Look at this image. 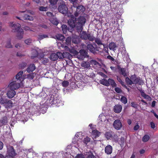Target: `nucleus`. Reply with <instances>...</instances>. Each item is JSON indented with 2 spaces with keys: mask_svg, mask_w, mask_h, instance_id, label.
Segmentation results:
<instances>
[{
  "mask_svg": "<svg viewBox=\"0 0 158 158\" xmlns=\"http://www.w3.org/2000/svg\"><path fill=\"white\" fill-rule=\"evenodd\" d=\"M122 107L120 105H116L114 106V111L116 113H119L121 112Z\"/></svg>",
  "mask_w": 158,
  "mask_h": 158,
  "instance_id": "nucleus-18",
  "label": "nucleus"
},
{
  "mask_svg": "<svg viewBox=\"0 0 158 158\" xmlns=\"http://www.w3.org/2000/svg\"><path fill=\"white\" fill-rule=\"evenodd\" d=\"M95 41L96 43L98 45L103 44L101 40L97 38L95 39Z\"/></svg>",
  "mask_w": 158,
  "mask_h": 158,
  "instance_id": "nucleus-52",
  "label": "nucleus"
},
{
  "mask_svg": "<svg viewBox=\"0 0 158 158\" xmlns=\"http://www.w3.org/2000/svg\"><path fill=\"white\" fill-rule=\"evenodd\" d=\"M60 97L57 94H55L52 97L51 96L49 100L50 103L52 104H56L60 102Z\"/></svg>",
  "mask_w": 158,
  "mask_h": 158,
  "instance_id": "nucleus-6",
  "label": "nucleus"
},
{
  "mask_svg": "<svg viewBox=\"0 0 158 158\" xmlns=\"http://www.w3.org/2000/svg\"><path fill=\"white\" fill-rule=\"evenodd\" d=\"M68 23L71 27H75L76 28V21L74 18L69 20L68 21Z\"/></svg>",
  "mask_w": 158,
  "mask_h": 158,
  "instance_id": "nucleus-15",
  "label": "nucleus"
},
{
  "mask_svg": "<svg viewBox=\"0 0 158 158\" xmlns=\"http://www.w3.org/2000/svg\"><path fill=\"white\" fill-rule=\"evenodd\" d=\"M119 71H120V73L124 76H127V74L128 73V71L126 69L119 68Z\"/></svg>",
  "mask_w": 158,
  "mask_h": 158,
  "instance_id": "nucleus-22",
  "label": "nucleus"
},
{
  "mask_svg": "<svg viewBox=\"0 0 158 158\" xmlns=\"http://www.w3.org/2000/svg\"><path fill=\"white\" fill-rule=\"evenodd\" d=\"M115 90L116 92L118 93H120L122 92L121 90L119 88H116L115 89Z\"/></svg>",
  "mask_w": 158,
  "mask_h": 158,
  "instance_id": "nucleus-60",
  "label": "nucleus"
},
{
  "mask_svg": "<svg viewBox=\"0 0 158 158\" xmlns=\"http://www.w3.org/2000/svg\"><path fill=\"white\" fill-rule=\"evenodd\" d=\"M24 12H27L28 13H29L31 15H34L35 14V12L31 10H26V11H20L19 12V14H20V13L21 12L23 13Z\"/></svg>",
  "mask_w": 158,
  "mask_h": 158,
  "instance_id": "nucleus-47",
  "label": "nucleus"
},
{
  "mask_svg": "<svg viewBox=\"0 0 158 158\" xmlns=\"http://www.w3.org/2000/svg\"><path fill=\"white\" fill-rule=\"evenodd\" d=\"M99 74L100 75H101L102 77H103L105 78H107V76L104 73H102V72H100Z\"/></svg>",
  "mask_w": 158,
  "mask_h": 158,
  "instance_id": "nucleus-62",
  "label": "nucleus"
},
{
  "mask_svg": "<svg viewBox=\"0 0 158 158\" xmlns=\"http://www.w3.org/2000/svg\"><path fill=\"white\" fill-rule=\"evenodd\" d=\"M126 82L129 85H131L133 84V82L130 78V79L128 77H127L126 78Z\"/></svg>",
  "mask_w": 158,
  "mask_h": 158,
  "instance_id": "nucleus-48",
  "label": "nucleus"
},
{
  "mask_svg": "<svg viewBox=\"0 0 158 158\" xmlns=\"http://www.w3.org/2000/svg\"><path fill=\"white\" fill-rule=\"evenodd\" d=\"M4 105L6 108L10 109L14 106V103L11 100H7Z\"/></svg>",
  "mask_w": 158,
  "mask_h": 158,
  "instance_id": "nucleus-14",
  "label": "nucleus"
},
{
  "mask_svg": "<svg viewBox=\"0 0 158 158\" xmlns=\"http://www.w3.org/2000/svg\"><path fill=\"white\" fill-rule=\"evenodd\" d=\"M81 133L80 132L77 133L75 135V137L73 139L72 143L74 145V146L76 148L81 147V141H80L79 139L81 136Z\"/></svg>",
  "mask_w": 158,
  "mask_h": 158,
  "instance_id": "nucleus-4",
  "label": "nucleus"
},
{
  "mask_svg": "<svg viewBox=\"0 0 158 158\" xmlns=\"http://www.w3.org/2000/svg\"><path fill=\"white\" fill-rule=\"evenodd\" d=\"M21 83V82L19 80L13 81L10 83L8 85V88L10 89L14 90L17 89L20 87Z\"/></svg>",
  "mask_w": 158,
  "mask_h": 158,
  "instance_id": "nucleus-5",
  "label": "nucleus"
},
{
  "mask_svg": "<svg viewBox=\"0 0 158 158\" xmlns=\"http://www.w3.org/2000/svg\"><path fill=\"white\" fill-rule=\"evenodd\" d=\"M87 34L85 32L83 31L81 33L80 35L81 38L82 39L86 40L87 38Z\"/></svg>",
  "mask_w": 158,
  "mask_h": 158,
  "instance_id": "nucleus-32",
  "label": "nucleus"
},
{
  "mask_svg": "<svg viewBox=\"0 0 158 158\" xmlns=\"http://www.w3.org/2000/svg\"><path fill=\"white\" fill-rule=\"evenodd\" d=\"M61 45V47L64 48L65 50L75 55H77L78 52L74 49H70L68 47L62 44L61 43H58V45L59 46Z\"/></svg>",
  "mask_w": 158,
  "mask_h": 158,
  "instance_id": "nucleus-8",
  "label": "nucleus"
},
{
  "mask_svg": "<svg viewBox=\"0 0 158 158\" xmlns=\"http://www.w3.org/2000/svg\"><path fill=\"white\" fill-rule=\"evenodd\" d=\"M139 128V126L137 124H136L134 127V130L135 131L137 130Z\"/></svg>",
  "mask_w": 158,
  "mask_h": 158,
  "instance_id": "nucleus-64",
  "label": "nucleus"
},
{
  "mask_svg": "<svg viewBox=\"0 0 158 158\" xmlns=\"http://www.w3.org/2000/svg\"><path fill=\"white\" fill-rule=\"evenodd\" d=\"M23 19L25 20H28L32 21L34 20V18L31 16L27 15H25L23 16Z\"/></svg>",
  "mask_w": 158,
  "mask_h": 158,
  "instance_id": "nucleus-27",
  "label": "nucleus"
},
{
  "mask_svg": "<svg viewBox=\"0 0 158 158\" xmlns=\"http://www.w3.org/2000/svg\"><path fill=\"white\" fill-rule=\"evenodd\" d=\"M35 75V74L34 73H31L28 74L27 75V77H26L28 79L30 80H32Z\"/></svg>",
  "mask_w": 158,
  "mask_h": 158,
  "instance_id": "nucleus-37",
  "label": "nucleus"
},
{
  "mask_svg": "<svg viewBox=\"0 0 158 158\" xmlns=\"http://www.w3.org/2000/svg\"><path fill=\"white\" fill-rule=\"evenodd\" d=\"M48 36L46 34H40L38 36V38L39 40H42L44 38H48Z\"/></svg>",
  "mask_w": 158,
  "mask_h": 158,
  "instance_id": "nucleus-35",
  "label": "nucleus"
},
{
  "mask_svg": "<svg viewBox=\"0 0 158 158\" xmlns=\"http://www.w3.org/2000/svg\"><path fill=\"white\" fill-rule=\"evenodd\" d=\"M85 10V8L82 6H78L77 8L76 12L74 13V15L77 17L78 16L79 14L81 12H83Z\"/></svg>",
  "mask_w": 158,
  "mask_h": 158,
  "instance_id": "nucleus-10",
  "label": "nucleus"
},
{
  "mask_svg": "<svg viewBox=\"0 0 158 158\" xmlns=\"http://www.w3.org/2000/svg\"><path fill=\"white\" fill-rule=\"evenodd\" d=\"M87 39H88L90 41H93L94 40L95 38L93 35H91L90 34H88Z\"/></svg>",
  "mask_w": 158,
  "mask_h": 158,
  "instance_id": "nucleus-40",
  "label": "nucleus"
},
{
  "mask_svg": "<svg viewBox=\"0 0 158 158\" xmlns=\"http://www.w3.org/2000/svg\"><path fill=\"white\" fill-rule=\"evenodd\" d=\"M10 27L12 28V31L14 32H17V37L18 39L20 40L23 37V31L22 29H20L21 25L18 23H10Z\"/></svg>",
  "mask_w": 158,
  "mask_h": 158,
  "instance_id": "nucleus-1",
  "label": "nucleus"
},
{
  "mask_svg": "<svg viewBox=\"0 0 158 158\" xmlns=\"http://www.w3.org/2000/svg\"><path fill=\"white\" fill-rule=\"evenodd\" d=\"M131 79L133 82V84L138 83L140 80V79L136 77L135 75L132 76L131 77Z\"/></svg>",
  "mask_w": 158,
  "mask_h": 158,
  "instance_id": "nucleus-19",
  "label": "nucleus"
},
{
  "mask_svg": "<svg viewBox=\"0 0 158 158\" xmlns=\"http://www.w3.org/2000/svg\"><path fill=\"white\" fill-rule=\"evenodd\" d=\"M98 118L99 120L104 124L106 123V122L107 121L106 120V117L103 114H101L99 116Z\"/></svg>",
  "mask_w": 158,
  "mask_h": 158,
  "instance_id": "nucleus-23",
  "label": "nucleus"
},
{
  "mask_svg": "<svg viewBox=\"0 0 158 158\" xmlns=\"http://www.w3.org/2000/svg\"><path fill=\"white\" fill-rule=\"evenodd\" d=\"M90 140V139L88 137H86L84 139L82 143L85 144V145H86L87 143L89 142ZM82 143V142H81V144Z\"/></svg>",
  "mask_w": 158,
  "mask_h": 158,
  "instance_id": "nucleus-42",
  "label": "nucleus"
},
{
  "mask_svg": "<svg viewBox=\"0 0 158 158\" xmlns=\"http://www.w3.org/2000/svg\"><path fill=\"white\" fill-rule=\"evenodd\" d=\"M90 63L91 65H96L97 66H99V67L101 66V65L100 64L94 60H91L90 61Z\"/></svg>",
  "mask_w": 158,
  "mask_h": 158,
  "instance_id": "nucleus-34",
  "label": "nucleus"
},
{
  "mask_svg": "<svg viewBox=\"0 0 158 158\" xmlns=\"http://www.w3.org/2000/svg\"><path fill=\"white\" fill-rule=\"evenodd\" d=\"M62 28L63 33L64 34H65L67 31V27L65 25H63L62 26Z\"/></svg>",
  "mask_w": 158,
  "mask_h": 158,
  "instance_id": "nucleus-45",
  "label": "nucleus"
},
{
  "mask_svg": "<svg viewBox=\"0 0 158 158\" xmlns=\"http://www.w3.org/2000/svg\"><path fill=\"white\" fill-rule=\"evenodd\" d=\"M150 137L148 135H145L142 138V141L143 142H147L149 139Z\"/></svg>",
  "mask_w": 158,
  "mask_h": 158,
  "instance_id": "nucleus-38",
  "label": "nucleus"
},
{
  "mask_svg": "<svg viewBox=\"0 0 158 158\" xmlns=\"http://www.w3.org/2000/svg\"><path fill=\"white\" fill-rule=\"evenodd\" d=\"M131 106L134 108H136L137 107V104L136 103L134 102H132L131 103Z\"/></svg>",
  "mask_w": 158,
  "mask_h": 158,
  "instance_id": "nucleus-56",
  "label": "nucleus"
},
{
  "mask_svg": "<svg viewBox=\"0 0 158 158\" xmlns=\"http://www.w3.org/2000/svg\"><path fill=\"white\" fill-rule=\"evenodd\" d=\"M32 53H33V55L31 56V57L32 58L37 56L38 55V52L35 50H33L32 51Z\"/></svg>",
  "mask_w": 158,
  "mask_h": 158,
  "instance_id": "nucleus-44",
  "label": "nucleus"
},
{
  "mask_svg": "<svg viewBox=\"0 0 158 158\" xmlns=\"http://www.w3.org/2000/svg\"><path fill=\"white\" fill-rule=\"evenodd\" d=\"M1 123L3 124H5L7 123V118L6 117H3L1 120Z\"/></svg>",
  "mask_w": 158,
  "mask_h": 158,
  "instance_id": "nucleus-39",
  "label": "nucleus"
},
{
  "mask_svg": "<svg viewBox=\"0 0 158 158\" xmlns=\"http://www.w3.org/2000/svg\"><path fill=\"white\" fill-rule=\"evenodd\" d=\"M71 38L70 37H68L66 40V44L68 45L71 43Z\"/></svg>",
  "mask_w": 158,
  "mask_h": 158,
  "instance_id": "nucleus-50",
  "label": "nucleus"
},
{
  "mask_svg": "<svg viewBox=\"0 0 158 158\" xmlns=\"http://www.w3.org/2000/svg\"><path fill=\"white\" fill-rule=\"evenodd\" d=\"M108 47L110 50L115 51L117 46L115 43L114 42H111L109 44Z\"/></svg>",
  "mask_w": 158,
  "mask_h": 158,
  "instance_id": "nucleus-20",
  "label": "nucleus"
},
{
  "mask_svg": "<svg viewBox=\"0 0 158 158\" xmlns=\"http://www.w3.org/2000/svg\"><path fill=\"white\" fill-rule=\"evenodd\" d=\"M47 16L51 18H53L54 17L52 13L50 12H48L47 13Z\"/></svg>",
  "mask_w": 158,
  "mask_h": 158,
  "instance_id": "nucleus-55",
  "label": "nucleus"
},
{
  "mask_svg": "<svg viewBox=\"0 0 158 158\" xmlns=\"http://www.w3.org/2000/svg\"><path fill=\"white\" fill-rule=\"evenodd\" d=\"M5 47L7 48H13V46L11 44L10 40H8L6 42Z\"/></svg>",
  "mask_w": 158,
  "mask_h": 158,
  "instance_id": "nucleus-36",
  "label": "nucleus"
},
{
  "mask_svg": "<svg viewBox=\"0 0 158 158\" xmlns=\"http://www.w3.org/2000/svg\"><path fill=\"white\" fill-rule=\"evenodd\" d=\"M76 28L79 31H81L82 30L83 26L84 25L86 19L84 16H80L77 19L76 18Z\"/></svg>",
  "mask_w": 158,
  "mask_h": 158,
  "instance_id": "nucleus-3",
  "label": "nucleus"
},
{
  "mask_svg": "<svg viewBox=\"0 0 158 158\" xmlns=\"http://www.w3.org/2000/svg\"><path fill=\"white\" fill-rule=\"evenodd\" d=\"M81 65L85 68H88L90 67V64L89 62L83 61L81 63Z\"/></svg>",
  "mask_w": 158,
  "mask_h": 158,
  "instance_id": "nucleus-26",
  "label": "nucleus"
},
{
  "mask_svg": "<svg viewBox=\"0 0 158 158\" xmlns=\"http://www.w3.org/2000/svg\"><path fill=\"white\" fill-rule=\"evenodd\" d=\"M50 20L52 23L55 25H57L58 23V22L56 19L54 18V17L51 18Z\"/></svg>",
  "mask_w": 158,
  "mask_h": 158,
  "instance_id": "nucleus-31",
  "label": "nucleus"
},
{
  "mask_svg": "<svg viewBox=\"0 0 158 158\" xmlns=\"http://www.w3.org/2000/svg\"><path fill=\"white\" fill-rule=\"evenodd\" d=\"M87 48L90 52L94 53L95 52V48L91 44H88L87 45Z\"/></svg>",
  "mask_w": 158,
  "mask_h": 158,
  "instance_id": "nucleus-28",
  "label": "nucleus"
},
{
  "mask_svg": "<svg viewBox=\"0 0 158 158\" xmlns=\"http://www.w3.org/2000/svg\"><path fill=\"white\" fill-rule=\"evenodd\" d=\"M105 152L107 154H110L112 151V148L110 145L107 146L105 149Z\"/></svg>",
  "mask_w": 158,
  "mask_h": 158,
  "instance_id": "nucleus-17",
  "label": "nucleus"
},
{
  "mask_svg": "<svg viewBox=\"0 0 158 158\" xmlns=\"http://www.w3.org/2000/svg\"><path fill=\"white\" fill-rule=\"evenodd\" d=\"M100 134V133L96 130H93L92 131V136L94 139L99 137Z\"/></svg>",
  "mask_w": 158,
  "mask_h": 158,
  "instance_id": "nucleus-16",
  "label": "nucleus"
},
{
  "mask_svg": "<svg viewBox=\"0 0 158 158\" xmlns=\"http://www.w3.org/2000/svg\"><path fill=\"white\" fill-rule=\"evenodd\" d=\"M49 1L51 4H55L57 3L58 0H49Z\"/></svg>",
  "mask_w": 158,
  "mask_h": 158,
  "instance_id": "nucleus-58",
  "label": "nucleus"
},
{
  "mask_svg": "<svg viewBox=\"0 0 158 158\" xmlns=\"http://www.w3.org/2000/svg\"><path fill=\"white\" fill-rule=\"evenodd\" d=\"M75 158H85L84 156L82 154H79L77 155Z\"/></svg>",
  "mask_w": 158,
  "mask_h": 158,
  "instance_id": "nucleus-57",
  "label": "nucleus"
},
{
  "mask_svg": "<svg viewBox=\"0 0 158 158\" xmlns=\"http://www.w3.org/2000/svg\"><path fill=\"white\" fill-rule=\"evenodd\" d=\"M113 126L114 128L117 130H119L121 129L122 127V124L119 120H115L113 123Z\"/></svg>",
  "mask_w": 158,
  "mask_h": 158,
  "instance_id": "nucleus-9",
  "label": "nucleus"
},
{
  "mask_svg": "<svg viewBox=\"0 0 158 158\" xmlns=\"http://www.w3.org/2000/svg\"><path fill=\"white\" fill-rule=\"evenodd\" d=\"M35 69V67L34 64H30L28 68L27 69V71L28 72H32L34 71Z\"/></svg>",
  "mask_w": 158,
  "mask_h": 158,
  "instance_id": "nucleus-25",
  "label": "nucleus"
},
{
  "mask_svg": "<svg viewBox=\"0 0 158 158\" xmlns=\"http://www.w3.org/2000/svg\"><path fill=\"white\" fill-rule=\"evenodd\" d=\"M58 10L60 13L63 14H65L67 13L68 9L65 2H63L60 3V5L59 6Z\"/></svg>",
  "mask_w": 158,
  "mask_h": 158,
  "instance_id": "nucleus-7",
  "label": "nucleus"
},
{
  "mask_svg": "<svg viewBox=\"0 0 158 158\" xmlns=\"http://www.w3.org/2000/svg\"><path fill=\"white\" fill-rule=\"evenodd\" d=\"M109 79L108 80H107L105 79H103L100 80V84L107 86H108L109 85Z\"/></svg>",
  "mask_w": 158,
  "mask_h": 158,
  "instance_id": "nucleus-21",
  "label": "nucleus"
},
{
  "mask_svg": "<svg viewBox=\"0 0 158 158\" xmlns=\"http://www.w3.org/2000/svg\"><path fill=\"white\" fill-rule=\"evenodd\" d=\"M121 101L124 104H126L127 102V99L125 97H122L120 99Z\"/></svg>",
  "mask_w": 158,
  "mask_h": 158,
  "instance_id": "nucleus-41",
  "label": "nucleus"
},
{
  "mask_svg": "<svg viewBox=\"0 0 158 158\" xmlns=\"http://www.w3.org/2000/svg\"><path fill=\"white\" fill-rule=\"evenodd\" d=\"M150 125H151V127L152 129H154L155 127V124L152 122H151Z\"/></svg>",
  "mask_w": 158,
  "mask_h": 158,
  "instance_id": "nucleus-61",
  "label": "nucleus"
},
{
  "mask_svg": "<svg viewBox=\"0 0 158 158\" xmlns=\"http://www.w3.org/2000/svg\"><path fill=\"white\" fill-rule=\"evenodd\" d=\"M8 91L7 93V97L9 98H11L14 97L16 94V93L15 91L13 89H10Z\"/></svg>",
  "mask_w": 158,
  "mask_h": 158,
  "instance_id": "nucleus-13",
  "label": "nucleus"
},
{
  "mask_svg": "<svg viewBox=\"0 0 158 158\" xmlns=\"http://www.w3.org/2000/svg\"><path fill=\"white\" fill-rule=\"evenodd\" d=\"M62 85L64 87H66L69 85V82L68 81H64L62 83Z\"/></svg>",
  "mask_w": 158,
  "mask_h": 158,
  "instance_id": "nucleus-49",
  "label": "nucleus"
},
{
  "mask_svg": "<svg viewBox=\"0 0 158 158\" xmlns=\"http://www.w3.org/2000/svg\"><path fill=\"white\" fill-rule=\"evenodd\" d=\"M122 56L123 58L125 57H127L128 56V54L126 51V50L125 47H123L122 48V50L121 51Z\"/></svg>",
  "mask_w": 158,
  "mask_h": 158,
  "instance_id": "nucleus-29",
  "label": "nucleus"
},
{
  "mask_svg": "<svg viewBox=\"0 0 158 158\" xmlns=\"http://www.w3.org/2000/svg\"><path fill=\"white\" fill-rule=\"evenodd\" d=\"M105 137L107 139H109L111 136V134L110 132H107L105 134Z\"/></svg>",
  "mask_w": 158,
  "mask_h": 158,
  "instance_id": "nucleus-46",
  "label": "nucleus"
},
{
  "mask_svg": "<svg viewBox=\"0 0 158 158\" xmlns=\"http://www.w3.org/2000/svg\"><path fill=\"white\" fill-rule=\"evenodd\" d=\"M16 55L17 56L20 57H22L23 56H24V55L22 54V53L21 52H17L16 53Z\"/></svg>",
  "mask_w": 158,
  "mask_h": 158,
  "instance_id": "nucleus-59",
  "label": "nucleus"
},
{
  "mask_svg": "<svg viewBox=\"0 0 158 158\" xmlns=\"http://www.w3.org/2000/svg\"><path fill=\"white\" fill-rule=\"evenodd\" d=\"M31 42L32 40L30 39H28L25 40V43L28 45Z\"/></svg>",
  "mask_w": 158,
  "mask_h": 158,
  "instance_id": "nucleus-54",
  "label": "nucleus"
},
{
  "mask_svg": "<svg viewBox=\"0 0 158 158\" xmlns=\"http://www.w3.org/2000/svg\"><path fill=\"white\" fill-rule=\"evenodd\" d=\"M70 56V54L68 52L62 53L58 52L56 53H52L50 54L49 57L52 61H55L58 59H63L64 57H69Z\"/></svg>",
  "mask_w": 158,
  "mask_h": 158,
  "instance_id": "nucleus-2",
  "label": "nucleus"
},
{
  "mask_svg": "<svg viewBox=\"0 0 158 158\" xmlns=\"http://www.w3.org/2000/svg\"><path fill=\"white\" fill-rule=\"evenodd\" d=\"M71 3H72L73 4V6L74 7H75L76 4L77 3V0H69Z\"/></svg>",
  "mask_w": 158,
  "mask_h": 158,
  "instance_id": "nucleus-53",
  "label": "nucleus"
},
{
  "mask_svg": "<svg viewBox=\"0 0 158 158\" xmlns=\"http://www.w3.org/2000/svg\"><path fill=\"white\" fill-rule=\"evenodd\" d=\"M87 56V52L84 50H81L79 52H78L77 55V58L80 59H83Z\"/></svg>",
  "mask_w": 158,
  "mask_h": 158,
  "instance_id": "nucleus-11",
  "label": "nucleus"
},
{
  "mask_svg": "<svg viewBox=\"0 0 158 158\" xmlns=\"http://www.w3.org/2000/svg\"><path fill=\"white\" fill-rule=\"evenodd\" d=\"M39 9L41 11H46L48 10V8L47 7L41 6L39 7Z\"/></svg>",
  "mask_w": 158,
  "mask_h": 158,
  "instance_id": "nucleus-43",
  "label": "nucleus"
},
{
  "mask_svg": "<svg viewBox=\"0 0 158 158\" xmlns=\"http://www.w3.org/2000/svg\"><path fill=\"white\" fill-rule=\"evenodd\" d=\"M54 38L59 40L62 41L64 39V37L61 34H57L55 35Z\"/></svg>",
  "mask_w": 158,
  "mask_h": 158,
  "instance_id": "nucleus-24",
  "label": "nucleus"
},
{
  "mask_svg": "<svg viewBox=\"0 0 158 158\" xmlns=\"http://www.w3.org/2000/svg\"><path fill=\"white\" fill-rule=\"evenodd\" d=\"M7 99H3L2 97L1 96V98L0 99V103L2 104H5L6 102Z\"/></svg>",
  "mask_w": 158,
  "mask_h": 158,
  "instance_id": "nucleus-51",
  "label": "nucleus"
},
{
  "mask_svg": "<svg viewBox=\"0 0 158 158\" xmlns=\"http://www.w3.org/2000/svg\"><path fill=\"white\" fill-rule=\"evenodd\" d=\"M23 74V71H20L16 75L15 78L17 80H19L21 81V80L22 79V76Z\"/></svg>",
  "mask_w": 158,
  "mask_h": 158,
  "instance_id": "nucleus-30",
  "label": "nucleus"
},
{
  "mask_svg": "<svg viewBox=\"0 0 158 158\" xmlns=\"http://www.w3.org/2000/svg\"><path fill=\"white\" fill-rule=\"evenodd\" d=\"M109 85H111L113 87H115L116 86V84L115 82L114 81L110 78L109 79Z\"/></svg>",
  "mask_w": 158,
  "mask_h": 158,
  "instance_id": "nucleus-33",
  "label": "nucleus"
},
{
  "mask_svg": "<svg viewBox=\"0 0 158 158\" xmlns=\"http://www.w3.org/2000/svg\"><path fill=\"white\" fill-rule=\"evenodd\" d=\"M117 79L118 81L122 85H124V82L122 81L120 78L118 77H117Z\"/></svg>",
  "mask_w": 158,
  "mask_h": 158,
  "instance_id": "nucleus-63",
  "label": "nucleus"
},
{
  "mask_svg": "<svg viewBox=\"0 0 158 158\" xmlns=\"http://www.w3.org/2000/svg\"><path fill=\"white\" fill-rule=\"evenodd\" d=\"M7 154L8 156L13 157L15 155V153L12 146H8L7 147Z\"/></svg>",
  "mask_w": 158,
  "mask_h": 158,
  "instance_id": "nucleus-12",
  "label": "nucleus"
}]
</instances>
